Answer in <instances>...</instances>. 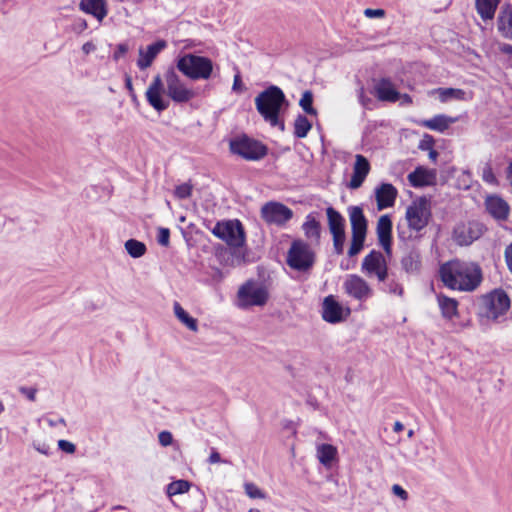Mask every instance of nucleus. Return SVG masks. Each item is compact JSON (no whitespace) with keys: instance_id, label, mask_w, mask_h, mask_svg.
I'll return each mask as SVG.
<instances>
[{"instance_id":"1","label":"nucleus","mask_w":512,"mask_h":512,"mask_svg":"<svg viewBox=\"0 0 512 512\" xmlns=\"http://www.w3.org/2000/svg\"><path fill=\"white\" fill-rule=\"evenodd\" d=\"M439 275L443 284L452 290L471 292L482 282V270L473 262L452 260L440 266Z\"/></svg>"},{"instance_id":"2","label":"nucleus","mask_w":512,"mask_h":512,"mask_svg":"<svg viewBox=\"0 0 512 512\" xmlns=\"http://www.w3.org/2000/svg\"><path fill=\"white\" fill-rule=\"evenodd\" d=\"M255 105L258 113L272 127H279L284 130V122L279 119L283 107L288 101L282 89L276 85H270L255 98Z\"/></svg>"},{"instance_id":"3","label":"nucleus","mask_w":512,"mask_h":512,"mask_svg":"<svg viewBox=\"0 0 512 512\" xmlns=\"http://www.w3.org/2000/svg\"><path fill=\"white\" fill-rule=\"evenodd\" d=\"M176 68L191 80H207L213 72V62L210 58L186 53L176 59Z\"/></svg>"},{"instance_id":"4","label":"nucleus","mask_w":512,"mask_h":512,"mask_svg":"<svg viewBox=\"0 0 512 512\" xmlns=\"http://www.w3.org/2000/svg\"><path fill=\"white\" fill-rule=\"evenodd\" d=\"M510 308V299L503 290H494L481 298L479 316L499 322Z\"/></svg>"},{"instance_id":"5","label":"nucleus","mask_w":512,"mask_h":512,"mask_svg":"<svg viewBox=\"0 0 512 512\" xmlns=\"http://www.w3.org/2000/svg\"><path fill=\"white\" fill-rule=\"evenodd\" d=\"M230 150L247 161H259L268 154V147L246 134L230 140Z\"/></svg>"},{"instance_id":"6","label":"nucleus","mask_w":512,"mask_h":512,"mask_svg":"<svg viewBox=\"0 0 512 512\" xmlns=\"http://www.w3.org/2000/svg\"><path fill=\"white\" fill-rule=\"evenodd\" d=\"M211 232L230 247L240 248L246 241L244 227L238 219L218 221Z\"/></svg>"},{"instance_id":"7","label":"nucleus","mask_w":512,"mask_h":512,"mask_svg":"<svg viewBox=\"0 0 512 512\" xmlns=\"http://www.w3.org/2000/svg\"><path fill=\"white\" fill-rule=\"evenodd\" d=\"M315 263V253L310 245L303 240H294L287 253V264L290 268L306 272Z\"/></svg>"},{"instance_id":"8","label":"nucleus","mask_w":512,"mask_h":512,"mask_svg":"<svg viewBox=\"0 0 512 512\" xmlns=\"http://www.w3.org/2000/svg\"><path fill=\"white\" fill-rule=\"evenodd\" d=\"M431 217L430 199L423 196L414 200L406 210V219L408 227L416 232L421 231L427 226Z\"/></svg>"},{"instance_id":"9","label":"nucleus","mask_w":512,"mask_h":512,"mask_svg":"<svg viewBox=\"0 0 512 512\" xmlns=\"http://www.w3.org/2000/svg\"><path fill=\"white\" fill-rule=\"evenodd\" d=\"M269 294L266 287L254 281H247L238 290L239 305L242 308L250 306H263L268 300Z\"/></svg>"},{"instance_id":"10","label":"nucleus","mask_w":512,"mask_h":512,"mask_svg":"<svg viewBox=\"0 0 512 512\" xmlns=\"http://www.w3.org/2000/svg\"><path fill=\"white\" fill-rule=\"evenodd\" d=\"M166 93L176 103H186L194 97V92L188 89L180 79L174 67H169L165 74Z\"/></svg>"},{"instance_id":"11","label":"nucleus","mask_w":512,"mask_h":512,"mask_svg":"<svg viewBox=\"0 0 512 512\" xmlns=\"http://www.w3.org/2000/svg\"><path fill=\"white\" fill-rule=\"evenodd\" d=\"M261 217L267 224L284 226L293 217V211L286 205L270 201L261 208Z\"/></svg>"},{"instance_id":"12","label":"nucleus","mask_w":512,"mask_h":512,"mask_svg":"<svg viewBox=\"0 0 512 512\" xmlns=\"http://www.w3.org/2000/svg\"><path fill=\"white\" fill-rule=\"evenodd\" d=\"M164 84L161 76L156 75L150 83L145 95L147 102L157 112H162L169 107V100L163 97Z\"/></svg>"},{"instance_id":"13","label":"nucleus","mask_w":512,"mask_h":512,"mask_svg":"<svg viewBox=\"0 0 512 512\" xmlns=\"http://www.w3.org/2000/svg\"><path fill=\"white\" fill-rule=\"evenodd\" d=\"M483 233V226L478 222H468L459 224L453 232L454 240L461 246L470 245L477 240Z\"/></svg>"},{"instance_id":"14","label":"nucleus","mask_w":512,"mask_h":512,"mask_svg":"<svg viewBox=\"0 0 512 512\" xmlns=\"http://www.w3.org/2000/svg\"><path fill=\"white\" fill-rule=\"evenodd\" d=\"M407 178L414 188L434 186L437 183V170L418 166L408 174Z\"/></svg>"},{"instance_id":"15","label":"nucleus","mask_w":512,"mask_h":512,"mask_svg":"<svg viewBox=\"0 0 512 512\" xmlns=\"http://www.w3.org/2000/svg\"><path fill=\"white\" fill-rule=\"evenodd\" d=\"M345 292L357 299L363 300L370 296L371 290L367 282L358 275H349L343 284Z\"/></svg>"},{"instance_id":"16","label":"nucleus","mask_w":512,"mask_h":512,"mask_svg":"<svg viewBox=\"0 0 512 512\" xmlns=\"http://www.w3.org/2000/svg\"><path fill=\"white\" fill-rule=\"evenodd\" d=\"M322 318L331 324L339 323L345 319L344 309L333 295L324 298Z\"/></svg>"},{"instance_id":"17","label":"nucleus","mask_w":512,"mask_h":512,"mask_svg":"<svg viewBox=\"0 0 512 512\" xmlns=\"http://www.w3.org/2000/svg\"><path fill=\"white\" fill-rule=\"evenodd\" d=\"M485 207L488 213L498 221L507 220L510 213L509 204L498 195L488 196L485 200Z\"/></svg>"},{"instance_id":"18","label":"nucleus","mask_w":512,"mask_h":512,"mask_svg":"<svg viewBox=\"0 0 512 512\" xmlns=\"http://www.w3.org/2000/svg\"><path fill=\"white\" fill-rule=\"evenodd\" d=\"M167 46L165 40H157L156 42L147 46L146 51L140 49L139 59L137 60V66L139 69L144 70L148 68L156 56Z\"/></svg>"},{"instance_id":"19","label":"nucleus","mask_w":512,"mask_h":512,"mask_svg":"<svg viewBox=\"0 0 512 512\" xmlns=\"http://www.w3.org/2000/svg\"><path fill=\"white\" fill-rule=\"evenodd\" d=\"M369 169L370 165L368 160L362 155H357L348 187L350 189H357L361 187L369 172Z\"/></svg>"},{"instance_id":"20","label":"nucleus","mask_w":512,"mask_h":512,"mask_svg":"<svg viewBox=\"0 0 512 512\" xmlns=\"http://www.w3.org/2000/svg\"><path fill=\"white\" fill-rule=\"evenodd\" d=\"M497 30L503 38L512 40V4L501 7L497 16Z\"/></svg>"},{"instance_id":"21","label":"nucleus","mask_w":512,"mask_h":512,"mask_svg":"<svg viewBox=\"0 0 512 512\" xmlns=\"http://www.w3.org/2000/svg\"><path fill=\"white\" fill-rule=\"evenodd\" d=\"M348 213L352 227V235L366 237L368 222L363 213V209L359 206H350Z\"/></svg>"},{"instance_id":"22","label":"nucleus","mask_w":512,"mask_h":512,"mask_svg":"<svg viewBox=\"0 0 512 512\" xmlns=\"http://www.w3.org/2000/svg\"><path fill=\"white\" fill-rule=\"evenodd\" d=\"M381 258V252L371 251L362 262V270L369 276L375 274L382 282L384 281V268L380 265Z\"/></svg>"},{"instance_id":"23","label":"nucleus","mask_w":512,"mask_h":512,"mask_svg":"<svg viewBox=\"0 0 512 512\" xmlns=\"http://www.w3.org/2000/svg\"><path fill=\"white\" fill-rule=\"evenodd\" d=\"M457 121L458 117H450L445 114H438L431 119L422 120L420 122V125L430 130L442 133L446 131L451 124H454Z\"/></svg>"},{"instance_id":"24","label":"nucleus","mask_w":512,"mask_h":512,"mask_svg":"<svg viewBox=\"0 0 512 512\" xmlns=\"http://www.w3.org/2000/svg\"><path fill=\"white\" fill-rule=\"evenodd\" d=\"M79 6L82 11L93 15L99 21H102L107 15L104 0H81Z\"/></svg>"},{"instance_id":"25","label":"nucleus","mask_w":512,"mask_h":512,"mask_svg":"<svg viewBox=\"0 0 512 512\" xmlns=\"http://www.w3.org/2000/svg\"><path fill=\"white\" fill-rule=\"evenodd\" d=\"M500 0H475L477 13L482 20H492L499 5Z\"/></svg>"},{"instance_id":"26","label":"nucleus","mask_w":512,"mask_h":512,"mask_svg":"<svg viewBox=\"0 0 512 512\" xmlns=\"http://www.w3.org/2000/svg\"><path fill=\"white\" fill-rule=\"evenodd\" d=\"M302 229L308 239L316 242L319 241L321 225L320 222L312 214L307 215L306 220L302 225Z\"/></svg>"},{"instance_id":"27","label":"nucleus","mask_w":512,"mask_h":512,"mask_svg":"<svg viewBox=\"0 0 512 512\" xmlns=\"http://www.w3.org/2000/svg\"><path fill=\"white\" fill-rule=\"evenodd\" d=\"M438 305L444 318L452 319L457 315L458 302L444 295L437 296Z\"/></svg>"},{"instance_id":"28","label":"nucleus","mask_w":512,"mask_h":512,"mask_svg":"<svg viewBox=\"0 0 512 512\" xmlns=\"http://www.w3.org/2000/svg\"><path fill=\"white\" fill-rule=\"evenodd\" d=\"M326 214L331 234H336V232L344 231L345 219L336 209L330 206L326 209Z\"/></svg>"},{"instance_id":"29","label":"nucleus","mask_w":512,"mask_h":512,"mask_svg":"<svg viewBox=\"0 0 512 512\" xmlns=\"http://www.w3.org/2000/svg\"><path fill=\"white\" fill-rule=\"evenodd\" d=\"M337 450L330 444H322L317 449V457L321 464L330 467L332 462L335 460Z\"/></svg>"},{"instance_id":"30","label":"nucleus","mask_w":512,"mask_h":512,"mask_svg":"<svg viewBox=\"0 0 512 512\" xmlns=\"http://www.w3.org/2000/svg\"><path fill=\"white\" fill-rule=\"evenodd\" d=\"M174 313L175 316L191 331L198 330V323L195 318L189 315V313L178 303L174 302Z\"/></svg>"},{"instance_id":"31","label":"nucleus","mask_w":512,"mask_h":512,"mask_svg":"<svg viewBox=\"0 0 512 512\" xmlns=\"http://www.w3.org/2000/svg\"><path fill=\"white\" fill-rule=\"evenodd\" d=\"M401 106H408L412 103V98L408 94H401L394 89L390 82L386 80V102H397Z\"/></svg>"},{"instance_id":"32","label":"nucleus","mask_w":512,"mask_h":512,"mask_svg":"<svg viewBox=\"0 0 512 512\" xmlns=\"http://www.w3.org/2000/svg\"><path fill=\"white\" fill-rule=\"evenodd\" d=\"M312 128V123L302 114H298L294 121V136L296 138H305Z\"/></svg>"},{"instance_id":"33","label":"nucleus","mask_w":512,"mask_h":512,"mask_svg":"<svg viewBox=\"0 0 512 512\" xmlns=\"http://www.w3.org/2000/svg\"><path fill=\"white\" fill-rule=\"evenodd\" d=\"M435 92L441 102H447L450 99L464 100L466 95L465 91L457 88H437Z\"/></svg>"},{"instance_id":"34","label":"nucleus","mask_w":512,"mask_h":512,"mask_svg":"<svg viewBox=\"0 0 512 512\" xmlns=\"http://www.w3.org/2000/svg\"><path fill=\"white\" fill-rule=\"evenodd\" d=\"M191 483L188 480L180 479L172 481L166 487V493L169 497L184 494L189 491Z\"/></svg>"},{"instance_id":"35","label":"nucleus","mask_w":512,"mask_h":512,"mask_svg":"<svg viewBox=\"0 0 512 512\" xmlns=\"http://www.w3.org/2000/svg\"><path fill=\"white\" fill-rule=\"evenodd\" d=\"M402 267L408 273L418 271L420 267L419 254L416 251H410L402 258Z\"/></svg>"},{"instance_id":"36","label":"nucleus","mask_w":512,"mask_h":512,"mask_svg":"<svg viewBox=\"0 0 512 512\" xmlns=\"http://www.w3.org/2000/svg\"><path fill=\"white\" fill-rule=\"evenodd\" d=\"M125 249L127 253L133 258H139L146 252V245L136 239H129L125 242Z\"/></svg>"},{"instance_id":"37","label":"nucleus","mask_w":512,"mask_h":512,"mask_svg":"<svg viewBox=\"0 0 512 512\" xmlns=\"http://www.w3.org/2000/svg\"><path fill=\"white\" fill-rule=\"evenodd\" d=\"M299 105L306 114L312 116L317 114L316 109L313 107V93L310 90L304 91L299 101Z\"/></svg>"},{"instance_id":"38","label":"nucleus","mask_w":512,"mask_h":512,"mask_svg":"<svg viewBox=\"0 0 512 512\" xmlns=\"http://www.w3.org/2000/svg\"><path fill=\"white\" fill-rule=\"evenodd\" d=\"M365 236L352 235V242L348 250V255L353 257L360 253L364 246Z\"/></svg>"},{"instance_id":"39","label":"nucleus","mask_w":512,"mask_h":512,"mask_svg":"<svg viewBox=\"0 0 512 512\" xmlns=\"http://www.w3.org/2000/svg\"><path fill=\"white\" fill-rule=\"evenodd\" d=\"M482 180L485 183L491 184V185H497L498 180L493 172L492 166L490 163H485L482 168L481 173Z\"/></svg>"},{"instance_id":"40","label":"nucleus","mask_w":512,"mask_h":512,"mask_svg":"<svg viewBox=\"0 0 512 512\" xmlns=\"http://www.w3.org/2000/svg\"><path fill=\"white\" fill-rule=\"evenodd\" d=\"M245 493L252 499H264L265 493L254 483L248 482L244 484Z\"/></svg>"},{"instance_id":"41","label":"nucleus","mask_w":512,"mask_h":512,"mask_svg":"<svg viewBox=\"0 0 512 512\" xmlns=\"http://www.w3.org/2000/svg\"><path fill=\"white\" fill-rule=\"evenodd\" d=\"M174 194L178 199H187L192 194V185L189 183L180 184L176 186Z\"/></svg>"},{"instance_id":"42","label":"nucleus","mask_w":512,"mask_h":512,"mask_svg":"<svg viewBox=\"0 0 512 512\" xmlns=\"http://www.w3.org/2000/svg\"><path fill=\"white\" fill-rule=\"evenodd\" d=\"M332 236H333L334 251L337 254H341L343 252V246H344V242H345V230L336 232V234H332Z\"/></svg>"},{"instance_id":"43","label":"nucleus","mask_w":512,"mask_h":512,"mask_svg":"<svg viewBox=\"0 0 512 512\" xmlns=\"http://www.w3.org/2000/svg\"><path fill=\"white\" fill-rule=\"evenodd\" d=\"M157 241L161 246L167 247L170 243V230L165 227L158 229Z\"/></svg>"},{"instance_id":"44","label":"nucleus","mask_w":512,"mask_h":512,"mask_svg":"<svg viewBox=\"0 0 512 512\" xmlns=\"http://www.w3.org/2000/svg\"><path fill=\"white\" fill-rule=\"evenodd\" d=\"M377 208L379 211L384 209V181H380L375 189Z\"/></svg>"},{"instance_id":"45","label":"nucleus","mask_w":512,"mask_h":512,"mask_svg":"<svg viewBox=\"0 0 512 512\" xmlns=\"http://www.w3.org/2000/svg\"><path fill=\"white\" fill-rule=\"evenodd\" d=\"M397 196V190L391 184L386 183V208L393 206Z\"/></svg>"},{"instance_id":"46","label":"nucleus","mask_w":512,"mask_h":512,"mask_svg":"<svg viewBox=\"0 0 512 512\" xmlns=\"http://www.w3.org/2000/svg\"><path fill=\"white\" fill-rule=\"evenodd\" d=\"M372 94L381 102H384V78H380L373 88Z\"/></svg>"},{"instance_id":"47","label":"nucleus","mask_w":512,"mask_h":512,"mask_svg":"<svg viewBox=\"0 0 512 512\" xmlns=\"http://www.w3.org/2000/svg\"><path fill=\"white\" fill-rule=\"evenodd\" d=\"M377 238H378V244L384 248V215H381L378 218Z\"/></svg>"},{"instance_id":"48","label":"nucleus","mask_w":512,"mask_h":512,"mask_svg":"<svg viewBox=\"0 0 512 512\" xmlns=\"http://www.w3.org/2000/svg\"><path fill=\"white\" fill-rule=\"evenodd\" d=\"M58 448L67 454H72L76 450V446L72 442L63 439L58 441Z\"/></svg>"},{"instance_id":"49","label":"nucleus","mask_w":512,"mask_h":512,"mask_svg":"<svg viewBox=\"0 0 512 512\" xmlns=\"http://www.w3.org/2000/svg\"><path fill=\"white\" fill-rule=\"evenodd\" d=\"M129 50V46L126 43H120L116 46V49L113 53V59L115 61H118L120 58H122Z\"/></svg>"},{"instance_id":"50","label":"nucleus","mask_w":512,"mask_h":512,"mask_svg":"<svg viewBox=\"0 0 512 512\" xmlns=\"http://www.w3.org/2000/svg\"><path fill=\"white\" fill-rule=\"evenodd\" d=\"M158 440L162 446L167 447L172 444L173 436L169 431H162L158 435Z\"/></svg>"},{"instance_id":"51","label":"nucleus","mask_w":512,"mask_h":512,"mask_svg":"<svg viewBox=\"0 0 512 512\" xmlns=\"http://www.w3.org/2000/svg\"><path fill=\"white\" fill-rule=\"evenodd\" d=\"M33 447L39 453L46 455V456H50L53 453L51 450V447L44 442H33Z\"/></svg>"},{"instance_id":"52","label":"nucleus","mask_w":512,"mask_h":512,"mask_svg":"<svg viewBox=\"0 0 512 512\" xmlns=\"http://www.w3.org/2000/svg\"><path fill=\"white\" fill-rule=\"evenodd\" d=\"M19 392L25 397H27V399H29L30 401L36 400L37 389L34 387L22 386L19 388Z\"/></svg>"},{"instance_id":"53","label":"nucleus","mask_w":512,"mask_h":512,"mask_svg":"<svg viewBox=\"0 0 512 512\" xmlns=\"http://www.w3.org/2000/svg\"><path fill=\"white\" fill-rule=\"evenodd\" d=\"M391 230L392 222L386 216V258L390 255Z\"/></svg>"},{"instance_id":"54","label":"nucleus","mask_w":512,"mask_h":512,"mask_svg":"<svg viewBox=\"0 0 512 512\" xmlns=\"http://www.w3.org/2000/svg\"><path fill=\"white\" fill-rule=\"evenodd\" d=\"M434 145V139L430 135H425L419 144V149L429 151Z\"/></svg>"},{"instance_id":"55","label":"nucleus","mask_w":512,"mask_h":512,"mask_svg":"<svg viewBox=\"0 0 512 512\" xmlns=\"http://www.w3.org/2000/svg\"><path fill=\"white\" fill-rule=\"evenodd\" d=\"M364 15L368 18H382V17H384V9H382V8H378V9L366 8L364 10Z\"/></svg>"},{"instance_id":"56","label":"nucleus","mask_w":512,"mask_h":512,"mask_svg":"<svg viewBox=\"0 0 512 512\" xmlns=\"http://www.w3.org/2000/svg\"><path fill=\"white\" fill-rule=\"evenodd\" d=\"M392 492L398 496L399 498H401L402 500H407L408 498V493L406 490H404L400 485L398 484H395L392 486Z\"/></svg>"},{"instance_id":"57","label":"nucleus","mask_w":512,"mask_h":512,"mask_svg":"<svg viewBox=\"0 0 512 512\" xmlns=\"http://www.w3.org/2000/svg\"><path fill=\"white\" fill-rule=\"evenodd\" d=\"M504 256L507 267L512 273V243L505 248Z\"/></svg>"},{"instance_id":"58","label":"nucleus","mask_w":512,"mask_h":512,"mask_svg":"<svg viewBox=\"0 0 512 512\" xmlns=\"http://www.w3.org/2000/svg\"><path fill=\"white\" fill-rule=\"evenodd\" d=\"M208 462L210 464H216V463L222 462L221 456L216 449L212 448L211 454L208 458Z\"/></svg>"},{"instance_id":"59","label":"nucleus","mask_w":512,"mask_h":512,"mask_svg":"<svg viewBox=\"0 0 512 512\" xmlns=\"http://www.w3.org/2000/svg\"><path fill=\"white\" fill-rule=\"evenodd\" d=\"M95 50H96V46L91 41H88V42L84 43L83 46H82V51L86 55L90 54L91 52H93Z\"/></svg>"},{"instance_id":"60","label":"nucleus","mask_w":512,"mask_h":512,"mask_svg":"<svg viewBox=\"0 0 512 512\" xmlns=\"http://www.w3.org/2000/svg\"><path fill=\"white\" fill-rule=\"evenodd\" d=\"M47 422H48L49 426H51V427H56L59 424H61L63 426H66V421H65V419L63 417H59V418H57L55 420L54 419H48Z\"/></svg>"},{"instance_id":"61","label":"nucleus","mask_w":512,"mask_h":512,"mask_svg":"<svg viewBox=\"0 0 512 512\" xmlns=\"http://www.w3.org/2000/svg\"><path fill=\"white\" fill-rule=\"evenodd\" d=\"M499 50L506 55H512V45L508 43H502L499 46Z\"/></svg>"},{"instance_id":"62","label":"nucleus","mask_w":512,"mask_h":512,"mask_svg":"<svg viewBox=\"0 0 512 512\" xmlns=\"http://www.w3.org/2000/svg\"><path fill=\"white\" fill-rule=\"evenodd\" d=\"M360 101L366 109H372V100L366 99L363 93L360 94Z\"/></svg>"},{"instance_id":"63","label":"nucleus","mask_w":512,"mask_h":512,"mask_svg":"<svg viewBox=\"0 0 512 512\" xmlns=\"http://www.w3.org/2000/svg\"><path fill=\"white\" fill-rule=\"evenodd\" d=\"M125 87L129 91V94L133 93L134 89H133L132 79L129 75H125Z\"/></svg>"},{"instance_id":"64","label":"nucleus","mask_w":512,"mask_h":512,"mask_svg":"<svg viewBox=\"0 0 512 512\" xmlns=\"http://www.w3.org/2000/svg\"><path fill=\"white\" fill-rule=\"evenodd\" d=\"M241 84H242V82H241V78H240V76H239V75H236V76L234 77V82H233V87H232V89H233L234 91H237V90L240 88Z\"/></svg>"}]
</instances>
